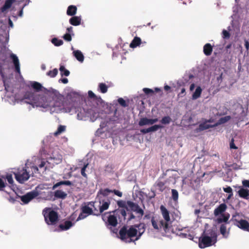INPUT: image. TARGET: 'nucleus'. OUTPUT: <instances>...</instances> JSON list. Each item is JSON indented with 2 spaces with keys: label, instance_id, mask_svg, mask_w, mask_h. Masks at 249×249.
Here are the masks:
<instances>
[{
  "label": "nucleus",
  "instance_id": "obj_1",
  "mask_svg": "<svg viewBox=\"0 0 249 249\" xmlns=\"http://www.w3.org/2000/svg\"><path fill=\"white\" fill-rule=\"evenodd\" d=\"M67 99L71 101L69 105L64 103L65 110L62 112L70 113L71 114H76V118L78 120L86 121L89 119L91 122H94L97 119L102 118L101 115L103 112L99 110L94 107V105L98 104L102 105L104 103L100 98H98L93 102H85L82 107L78 106L80 100V94L75 91H71L67 95Z\"/></svg>",
  "mask_w": 249,
  "mask_h": 249
},
{
  "label": "nucleus",
  "instance_id": "obj_6",
  "mask_svg": "<svg viewBox=\"0 0 249 249\" xmlns=\"http://www.w3.org/2000/svg\"><path fill=\"white\" fill-rule=\"evenodd\" d=\"M44 217L45 221L47 224L50 227H53L58 222V217L56 212L50 208H45L42 212ZM52 231H57V229H51Z\"/></svg>",
  "mask_w": 249,
  "mask_h": 249
},
{
  "label": "nucleus",
  "instance_id": "obj_12",
  "mask_svg": "<svg viewBox=\"0 0 249 249\" xmlns=\"http://www.w3.org/2000/svg\"><path fill=\"white\" fill-rule=\"evenodd\" d=\"M160 210L161 211L162 217L164 219V223L165 224V226H164L165 227H168V228L169 229L172 223V221L169 215V213L167 209L163 205L160 206Z\"/></svg>",
  "mask_w": 249,
  "mask_h": 249
},
{
  "label": "nucleus",
  "instance_id": "obj_27",
  "mask_svg": "<svg viewBox=\"0 0 249 249\" xmlns=\"http://www.w3.org/2000/svg\"><path fill=\"white\" fill-rule=\"evenodd\" d=\"M15 1L16 0H5L4 5L0 8L1 12L4 13L7 9H9Z\"/></svg>",
  "mask_w": 249,
  "mask_h": 249
},
{
  "label": "nucleus",
  "instance_id": "obj_37",
  "mask_svg": "<svg viewBox=\"0 0 249 249\" xmlns=\"http://www.w3.org/2000/svg\"><path fill=\"white\" fill-rule=\"evenodd\" d=\"M62 185L71 186L72 185V183L71 181L69 180L61 181L55 184L53 186V189H54Z\"/></svg>",
  "mask_w": 249,
  "mask_h": 249
},
{
  "label": "nucleus",
  "instance_id": "obj_43",
  "mask_svg": "<svg viewBox=\"0 0 249 249\" xmlns=\"http://www.w3.org/2000/svg\"><path fill=\"white\" fill-rule=\"evenodd\" d=\"M134 212H135L136 214H138L137 217L139 219L141 218L144 213L143 210L139 206H138V208L134 210Z\"/></svg>",
  "mask_w": 249,
  "mask_h": 249
},
{
  "label": "nucleus",
  "instance_id": "obj_41",
  "mask_svg": "<svg viewBox=\"0 0 249 249\" xmlns=\"http://www.w3.org/2000/svg\"><path fill=\"white\" fill-rule=\"evenodd\" d=\"M81 211L87 215H89L92 213V210L88 206H84L81 208Z\"/></svg>",
  "mask_w": 249,
  "mask_h": 249
},
{
  "label": "nucleus",
  "instance_id": "obj_13",
  "mask_svg": "<svg viewBox=\"0 0 249 249\" xmlns=\"http://www.w3.org/2000/svg\"><path fill=\"white\" fill-rule=\"evenodd\" d=\"M62 160V156L60 154L52 153V156L48 158V164H50L53 168L55 165L61 162Z\"/></svg>",
  "mask_w": 249,
  "mask_h": 249
},
{
  "label": "nucleus",
  "instance_id": "obj_31",
  "mask_svg": "<svg viewBox=\"0 0 249 249\" xmlns=\"http://www.w3.org/2000/svg\"><path fill=\"white\" fill-rule=\"evenodd\" d=\"M77 7L74 5H70L67 10V14L70 16H74L77 12Z\"/></svg>",
  "mask_w": 249,
  "mask_h": 249
},
{
  "label": "nucleus",
  "instance_id": "obj_56",
  "mask_svg": "<svg viewBox=\"0 0 249 249\" xmlns=\"http://www.w3.org/2000/svg\"><path fill=\"white\" fill-rule=\"evenodd\" d=\"M31 169H32V173L31 174H33L34 173H36L38 172L39 173V169L36 166H33L31 167Z\"/></svg>",
  "mask_w": 249,
  "mask_h": 249
},
{
  "label": "nucleus",
  "instance_id": "obj_39",
  "mask_svg": "<svg viewBox=\"0 0 249 249\" xmlns=\"http://www.w3.org/2000/svg\"><path fill=\"white\" fill-rule=\"evenodd\" d=\"M51 42L56 47H59L63 44V41L61 39H59L56 37L53 38L51 39Z\"/></svg>",
  "mask_w": 249,
  "mask_h": 249
},
{
  "label": "nucleus",
  "instance_id": "obj_62",
  "mask_svg": "<svg viewBox=\"0 0 249 249\" xmlns=\"http://www.w3.org/2000/svg\"><path fill=\"white\" fill-rule=\"evenodd\" d=\"M59 82L66 84L68 83V79L67 78H62L59 80Z\"/></svg>",
  "mask_w": 249,
  "mask_h": 249
},
{
  "label": "nucleus",
  "instance_id": "obj_32",
  "mask_svg": "<svg viewBox=\"0 0 249 249\" xmlns=\"http://www.w3.org/2000/svg\"><path fill=\"white\" fill-rule=\"evenodd\" d=\"M220 231L224 238H227L228 237L229 231H227V226L226 224H223L221 225Z\"/></svg>",
  "mask_w": 249,
  "mask_h": 249
},
{
  "label": "nucleus",
  "instance_id": "obj_11",
  "mask_svg": "<svg viewBox=\"0 0 249 249\" xmlns=\"http://www.w3.org/2000/svg\"><path fill=\"white\" fill-rule=\"evenodd\" d=\"M39 195V192L36 189L20 196V198L21 201L23 203V204H26L33 199L37 196Z\"/></svg>",
  "mask_w": 249,
  "mask_h": 249
},
{
  "label": "nucleus",
  "instance_id": "obj_42",
  "mask_svg": "<svg viewBox=\"0 0 249 249\" xmlns=\"http://www.w3.org/2000/svg\"><path fill=\"white\" fill-rule=\"evenodd\" d=\"M66 127L65 125H59L56 131L54 132V135L57 136V135L62 133L66 130Z\"/></svg>",
  "mask_w": 249,
  "mask_h": 249
},
{
  "label": "nucleus",
  "instance_id": "obj_20",
  "mask_svg": "<svg viewBox=\"0 0 249 249\" xmlns=\"http://www.w3.org/2000/svg\"><path fill=\"white\" fill-rule=\"evenodd\" d=\"M239 188L238 194L240 197L248 199L249 198V190L241 187H239Z\"/></svg>",
  "mask_w": 249,
  "mask_h": 249
},
{
  "label": "nucleus",
  "instance_id": "obj_23",
  "mask_svg": "<svg viewBox=\"0 0 249 249\" xmlns=\"http://www.w3.org/2000/svg\"><path fill=\"white\" fill-rule=\"evenodd\" d=\"M108 225L112 227H115L117 224L118 221L117 217L112 214H109L107 217Z\"/></svg>",
  "mask_w": 249,
  "mask_h": 249
},
{
  "label": "nucleus",
  "instance_id": "obj_15",
  "mask_svg": "<svg viewBox=\"0 0 249 249\" xmlns=\"http://www.w3.org/2000/svg\"><path fill=\"white\" fill-rule=\"evenodd\" d=\"M30 87L35 91L34 93L39 92L40 91L46 90V89L39 82L36 81H31L30 82Z\"/></svg>",
  "mask_w": 249,
  "mask_h": 249
},
{
  "label": "nucleus",
  "instance_id": "obj_49",
  "mask_svg": "<svg viewBox=\"0 0 249 249\" xmlns=\"http://www.w3.org/2000/svg\"><path fill=\"white\" fill-rule=\"evenodd\" d=\"M71 36V34L66 33L63 36V38L67 41H71L72 39Z\"/></svg>",
  "mask_w": 249,
  "mask_h": 249
},
{
  "label": "nucleus",
  "instance_id": "obj_17",
  "mask_svg": "<svg viewBox=\"0 0 249 249\" xmlns=\"http://www.w3.org/2000/svg\"><path fill=\"white\" fill-rule=\"evenodd\" d=\"M38 168L39 169V173H43L47 170H49L52 168L50 164H48V160L47 161L41 160L38 165Z\"/></svg>",
  "mask_w": 249,
  "mask_h": 249
},
{
  "label": "nucleus",
  "instance_id": "obj_38",
  "mask_svg": "<svg viewBox=\"0 0 249 249\" xmlns=\"http://www.w3.org/2000/svg\"><path fill=\"white\" fill-rule=\"evenodd\" d=\"M59 71H60L61 76H68L70 74V71L66 69L65 66L62 65L60 66Z\"/></svg>",
  "mask_w": 249,
  "mask_h": 249
},
{
  "label": "nucleus",
  "instance_id": "obj_9",
  "mask_svg": "<svg viewBox=\"0 0 249 249\" xmlns=\"http://www.w3.org/2000/svg\"><path fill=\"white\" fill-rule=\"evenodd\" d=\"M151 223L154 229L159 231L163 230L165 232L169 231L168 227H165L163 220L158 216H155L151 218Z\"/></svg>",
  "mask_w": 249,
  "mask_h": 249
},
{
  "label": "nucleus",
  "instance_id": "obj_30",
  "mask_svg": "<svg viewBox=\"0 0 249 249\" xmlns=\"http://www.w3.org/2000/svg\"><path fill=\"white\" fill-rule=\"evenodd\" d=\"M108 86L104 83H100L98 84L97 90L102 93L105 94L107 92Z\"/></svg>",
  "mask_w": 249,
  "mask_h": 249
},
{
  "label": "nucleus",
  "instance_id": "obj_22",
  "mask_svg": "<svg viewBox=\"0 0 249 249\" xmlns=\"http://www.w3.org/2000/svg\"><path fill=\"white\" fill-rule=\"evenodd\" d=\"M70 23L73 26H78L81 24V18L80 16H72L69 19Z\"/></svg>",
  "mask_w": 249,
  "mask_h": 249
},
{
  "label": "nucleus",
  "instance_id": "obj_46",
  "mask_svg": "<svg viewBox=\"0 0 249 249\" xmlns=\"http://www.w3.org/2000/svg\"><path fill=\"white\" fill-rule=\"evenodd\" d=\"M58 73V70L56 68L53 69L52 71H50L47 73V75L50 77H55Z\"/></svg>",
  "mask_w": 249,
  "mask_h": 249
},
{
  "label": "nucleus",
  "instance_id": "obj_52",
  "mask_svg": "<svg viewBox=\"0 0 249 249\" xmlns=\"http://www.w3.org/2000/svg\"><path fill=\"white\" fill-rule=\"evenodd\" d=\"M223 73L221 72L218 76L216 77V81L218 84V86H219L223 80Z\"/></svg>",
  "mask_w": 249,
  "mask_h": 249
},
{
  "label": "nucleus",
  "instance_id": "obj_61",
  "mask_svg": "<svg viewBox=\"0 0 249 249\" xmlns=\"http://www.w3.org/2000/svg\"><path fill=\"white\" fill-rule=\"evenodd\" d=\"M67 31L68 32V33L71 34L72 36H74L72 27L70 26V27L67 28Z\"/></svg>",
  "mask_w": 249,
  "mask_h": 249
},
{
  "label": "nucleus",
  "instance_id": "obj_24",
  "mask_svg": "<svg viewBox=\"0 0 249 249\" xmlns=\"http://www.w3.org/2000/svg\"><path fill=\"white\" fill-rule=\"evenodd\" d=\"M100 203L101 205L99 207V211L100 213H102L104 211L108 209L110 202L109 200H103L102 202L100 201Z\"/></svg>",
  "mask_w": 249,
  "mask_h": 249
},
{
  "label": "nucleus",
  "instance_id": "obj_2",
  "mask_svg": "<svg viewBox=\"0 0 249 249\" xmlns=\"http://www.w3.org/2000/svg\"><path fill=\"white\" fill-rule=\"evenodd\" d=\"M20 101L31 105L33 108H39L43 112L49 111L51 114L61 113L65 109L64 103L58 98L52 97L50 91L39 94L28 91Z\"/></svg>",
  "mask_w": 249,
  "mask_h": 249
},
{
  "label": "nucleus",
  "instance_id": "obj_55",
  "mask_svg": "<svg viewBox=\"0 0 249 249\" xmlns=\"http://www.w3.org/2000/svg\"><path fill=\"white\" fill-rule=\"evenodd\" d=\"M6 178L9 184H13L14 180L11 175H8L6 177Z\"/></svg>",
  "mask_w": 249,
  "mask_h": 249
},
{
  "label": "nucleus",
  "instance_id": "obj_21",
  "mask_svg": "<svg viewBox=\"0 0 249 249\" xmlns=\"http://www.w3.org/2000/svg\"><path fill=\"white\" fill-rule=\"evenodd\" d=\"M236 225L239 228L247 231L249 228V223L245 220H236Z\"/></svg>",
  "mask_w": 249,
  "mask_h": 249
},
{
  "label": "nucleus",
  "instance_id": "obj_14",
  "mask_svg": "<svg viewBox=\"0 0 249 249\" xmlns=\"http://www.w3.org/2000/svg\"><path fill=\"white\" fill-rule=\"evenodd\" d=\"M10 57L12 61V62L14 64L15 71L18 73V74H20V63L18 57L16 54L12 53L10 55Z\"/></svg>",
  "mask_w": 249,
  "mask_h": 249
},
{
  "label": "nucleus",
  "instance_id": "obj_57",
  "mask_svg": "<svg viewBox=\"0 0 249 249\" xmlns=\"http://www.w3.org/2000/svg\"><path fill=\"white\" fill-rule=\"evenodd\" d=\"M223 190L225 192L227 193L228 194H233L232 193V190L230 186L223 188Z\"/></svg>",
  "mask_w": 249,
  "mask_h": 249
},
{
  "label": "nucleus",
  "instance_id": "obj_8",
  "mask_svg": "<svg viewBox=\"0 0 249 249\" xmlns=\"http://www.w3.org/2000/svg\"><path fill=\"white\" fill-rule=\"evenodd\" d=\"M31 175L30 171L24 168L19 169L15 173L16 180L20 183H23L27 181Z\"/></svg>",
  "mask_w": 249,
  "mask_h": 249
},
{
  "label": "nucleus",
  "instance_id": "obj_3",
  "mask_svg": "<svg viewBox=\"0 0 249 249\" xmlns=\"http://www.w3.org/2000/svg\"><path fill=\"white\" fill-rule=\"evenodd\" d=\"M145 231L144 225L141 223L132 226L128 229L123 227L119 231L120 238L126 243L139 240Z\"/></svg>",
  "mask_w": 249,
  "mask_h": 249
},
{
  "label": "nucleus",
  "instance_id": "obj_47",
  "mask_svg": "<svg viewBox=\"0 0 249 249\" xmlns=\"http://www.w3.org/2000/svg\"><path fill=\"white\" fill-rule=\"evenodd\" d=\"M172 121V119L169 116H164L160 120L161 124H168Z\"/></svg>",
  "mask_w": 249,
  "mask_h": 249
},
{
  "label": "nucleus",
  "instance_id": "obj_60",
  "mask_svg": "<svg viewBox=\"0 0 249 249\" xmlns=\"http://www.w3.org/2000/svg\"><path fill=\"white\" fill-rule=\"evenodd\" d=\"M112 192H113L115 195L119 197H121L123 195L122 193L118 190H114L112 191Z\"/></svg>",
  "mask_w": 249,
  "mask_h": 249
},
{
  "label": "nucleus",
  "instance_id": "obj_33",
  "mask_svg": "<svg viewBox=\"0 0 249 249\" xmlns=\"http://www.w3.org/2000/svg\"><path fill=\"white\" fill-rule=\"evenodd\" d=\"M141 43V39L139 37H135L130 44V47L135 48L139 46Z\"/></svg>",
  "mask_w": 249,
  "mask_h": 249
},
{
  "label": "nucleus",
  "instance_id": "obj_40",
  "mask_svg": "<svg viewBox=\"0 0 249 249\" xmlns=\"http://www.w3.org/2000/svg\"><path fill=\"white\" fill-rule=\"evenodd\" d=\"M228 31L226 30H223L222 32V36L224 39H229L230 37V34L229 31H231V27L229 26L228 27Z\"/></svg>",
  "mask_w": 249,
  "mask_h": 249
},
{
  "label": "nucleus",
  "instance_id": "obj_53",
  "mask_svg": "<svg viewBox=\"0 0 249 249\" xmlns=\"http://www.w3.org/2000/svg\"><path fill=\"white\" fill-rule=\"evenodd\" d=\"M118 102L120 105H121L123 107H125L127 106L125 101L122 98H119L118 99Z\"/></svg>",
  "mask_w": 249,
  "mask_h": 249
},
{
  "label": "nucleus",
  "instance_id": "obj_45",
  "mask_svg": "<svg viewBox=\"0 0 249 249\" xmlns=\"http://www.w3.org/2000/svg\"><path fill=\"white\" fill-rule=\"evenodd\" d=\"M171 193L172 198L174 201H177L178 198V191L176 190V189H172Z\"/></svg>",
  "mask_w": 249,
  "mask_h": 249
},
{
  "label": "nucleus",
  "instance_id": "obj_58",
  "mask_svg": "<svg viewBox=\"0 0 249 249\" xmlns=\"http://www.w3.org/2000/svg\"><path fill=\"white\" fill-rule=\"evenodd\" d=\"M5 187V182L1 178H0V191L3 190Z\"/></svg>",
  "mask_w": 249,
  "mask_h": 249
},
{
  "label": "nucleus",
  "instance_id": "obj_51",
  "mask_svg": "<svg viewBox=\"0 0 249 249\" xmlns=\"http://www.w3.org/2000/svg\"><path fill=\"white\" fill-rule=\"evenodd\" d=\"M88 216H89V215H87V214L85 213H83L81 211V213L79 214L78 218L76 219V221H78L79 220L84 219L85 218H86Z\"/></svg>",
  "mask_w": 249,
  "mask_h": 249
},
{
  "label": "nucleus",
  "instance_id": "obj_25",
  "mask_svg": "<svg viewBox=\"0 0 249 249\" xmlns=\"http://www.w3.org/2000/svg\"><path fill=\"white\" fill-rule=\"evenodd\" d=\"M213 46L210 43H206L203 46V53L206 56H210L213 52Z\"/></svg>",
  "mask_w": 249,
  "mask_h": 249
},
{
  "label": "nucleus",
  "instance_id": "obj_4",
  "mask_svg": "<svg viewBox=\"0 0 249 249\" xmlns=\"http://www.w3.org/2000/svg\"><path fill=\"white\" fill-rule=\"evenodd\" d=\"M217 235L215 228L206 230L199 240V247L203 249L214 245L217 242Z\"/></svg>",
  "mask_w": 249,
  "mask_h": 249
},
{
  "label": "nucleus",
  "instance_id": "obj_34",
  "mask_svg": "<svg viewBox=\"0 0 249 249\" xmlns=\"http://www.w3.org/2000/svg\"><path fill=\"white\" fill-rule=\"evenodd\" d=\"M231 119V116H226L220 118L218 121L214 124L215 126H217L219 125L223 124L228 122Z\"/></svg>",
  "mask_w": 249,
  "mask_h": 249
},
{
  "label": "nucleus",
  "instance_id": "obj_44",
  "mask_svg": "<svg viewBox=\"0 0 249 249\" xmlns=\"http://www.w3.org/2000/svg\"><path fill=\"white\" fill-rule=\"evenodd\" d=\"M117 203L119 207L122 208V209H125L126 211L127 207V201L126 202L124 200H119L117 201Z\"/></svg>",
  "mask_w": 249,
  "mask_h": 249
},
{
  "label": "nucleus",
  "instance_id": "obj_50",
  "mask_svg": "<svg viewBox=\"0 0 249 249\" xmlns=\"http://www.w3.org/2000/svg\"><path fill=\"white\" fill-rule=\"evenodd\" d=\"M88 163L85 164L84 165V166L82 168L81 170V175L85 178L87 177V175L85 173V171H86V169L87 167H88Z\"/></svg>",
  "mask_w": 249,
  "mask_h": 249
},
{
  "label": "nucleus",
  "instance_id": "obj_48",
  "mask_svg": "<svg viewBox=\"0 0 249 249\" xmlns=\"http://www.w3.org/2000/svg\"><path fill=\"white\" fill-rule=\"evenodd\" d=\"M112 193V191L108 189H102L100 190L98 193L100 195H103L104 196H107L109 193Z\"/></svg>",
  "mask_w": 249,
  "mask_h": 249
},
{
  "label": "nucleus",
  "instance_id": "obj_10",
  "mask_svg": "<svg viewBox=\"0 0 249 249\" xmlns=\"http://www.w3.org/2000/svg\"><path fill=\"white\" fill-rule=\"evenodd\" d=\"M88 93L89 97L91 99L88 100L87 101H86V102H93V101H95L98 98H100L104 104H102V105H100L98 104L94 105V107H96V108H97V109H98L99 110L104 112L103 109L105 108L106 106H107V103H106L100 96H97L91 90H89Z\"/></svg>",
  "mask_w": 249,
  "mask_h": 249
},
{
  "label": "nucleus",
  "instance_id": "obj_26",
  "mask_svg": "<svg viewBox=\"0 0 249 249\" xmlns=\"http://www.w3.org/2000/svg\"><path fill=\"white\" fill-rule=\"evenodd\" d=\"M73 55L76 59L81 63H82L84 60V56L83 53L80 50H74L73 51Z\"/></svg>",
  "mask_w": 249,
  "mask_h": 249
},
{
  "label": "nucleus",
  "instance_id": "obj_64",
  "mask_svg": "<svg viewBox=\"0 0 249 249\" xmlns=\"http://www.w3.org/2000/svg\"><path fill=\"white\" fill-rule=\"evenodd\" d=\"M185 89L184 88H182L181 89V91L179 93V95L182 97L185 95Z\"/></svg>",
  "mask_w": 249,
  "mask_h": 249
},
{
  "label": "nucleus",
  "instance_id": "obj_36",
  "mask_svg": "<svg viewBox=\"0 0 249 249\" xmlns=\"http://www.w3.org/2000/svg\"><path fill=\"white\" fill-rule=\"evenodd\" d=\"M67 196V194L62 190H56L54 192V196L56 198L64 199Z\"/></svg>",
  "mask_w": 249,
  "mask_h": 249
},
{
  "label": "nucleus",
  "instance_id": "obj_18",
  "mask_svg": "<svg viewBox=\"0 0 249 249\" xmlns=\"http://www.w3.org/2000/svg\"><path fill=\"white\" fill-rule=\"evenodd\" d=\"M162 126L159 124L154 125L149 128L142 129L140 130L141 132L143 134L148 133L151 132H155L157 131L159 129L162 128Z\"/></svg>",
  "mask_w": 249,
  "mask_h": 249
},
{
  "label": "nucleus",
  "instance_id": "obj_5",
  "mask_svg": "<svg viewBox=\"0 0 249 249\" xmlns=\"http://www.w3.org/2000/svg\"><path fill=\"white\" fill-rule=\"evenodd\" d=\"M0 73L3 79V83L6 91L5 95L4 96L5 101L8 102L10 104L13 105H15L16 103H25L24 101L21 102L20 101L22 98L19 99L16 93L14 92L12 87L6 83V79L4 78L3 74H2L1 70H0Z\"/></svg>",
  "mask_w": 249,
  "mask_h": 249
},
{
  "label": "nucleus",
  "instance_id": "obj_63",
  "mask_svg": "<svg viewBox=\"0 0 249 249\" xmlns=\"http://www.w3.org/2000/svg\"><path fill=\"white\" fill-rule=\"evenodd\" d=\"M242 184L243 186L247 187H249V180H244L242 181Z\"/></svg>",
  "mask_w": 249,
  "mask_h": 249
},
{
  "label": "nucleus",
  "instance_id": "obj_28",
  "mask_svg": "<svg viewBox=\"0 0 249 249\" xmlns=\"http://www.w3.org/2000/svg\"><path fill=\"white\" fill-rule=\"evenodd\" d=\"M227 208V206L225 203L220 204L214 211V214L215 216L218 215L223 213Z\"/></svg>",
  "mask_w": 249,
  "mask_h": 249
},
{
  "label": "nucleus",
  "instance_id": "obj_29",
  "mask_svg": "<svg viewBox=\"0 0 249 249\" xmlns=\"http://www.w3.org/2000/svg\"><path fill=\"white\" fill-rule=\"evenodd\" d=\"M73 225V223H72L71 221H66L64 222V224H60L58 227L61 229V231H66L69 230Z\"/></svg>",
  "mask_w": 249,
  "mask_h": 249
},
{
  "label": "nucleus",
  "instance_id": "obj_7",
  "mask_svg": "<svg viewBox=\"0 0 249 249\" xmlns=\"http://www.w3.org/2000/svg\"><path fill=\"white\" fill-rule=\"evenodd\" d=\"M139 205L131 201H127V207L126 211L125 209H120L115 211L114 212L119 215H121L124 220L130 221L135 218V216L131 211L134 212L138 208Z\"/></svg>",
  "mask_w": 249,
  "mask_h": 249
},
{
  "label": "nucleus",
  "instance_id": "obj_54",
  "mask_svg": "<svg viewBox=\"0 0 249 249\" xmlns=\"http://www.w3.org/2000/svg\"><path fill=\"white\" fill-rule=\"evenodd\" d=\"M143 91L145 94L148 95L154 93V90L152 89L144 88L142 89Z\"/></svg>",
  "mask_w": 249,
  "mask_h": 249
},
{
  "label": "nucleus",
  "instance_id": "obj_35",
  "mask_svg": "<svg viewBox=\"0 0 249 249\" xmlns=\"http://www.w3.org/2000/svg\"><path fill=\"white\" fill-rule=\"evenodd\" d=\"M202 89L200 87H197L192 95V99L196 100L198 98L201 94Z\"/></svg>",
  "mask_w": 249,
  "mask_h": 249
},
{
  "label": "nucleus",
  "instance_id": "obj_19",
  "mask_svg": "<svg viewBox=\"0 0 249 249\" xmlns=\"http://www.w3.org/2000/svg\"><path fill=\"white\" fill-rule=\"evenodd\" d=\"M215 127V124L211 125L207 123V122H205L199 124V126L196 129V132H198L204 130Z\"/></svg>",
  "mask_w": 249,
  "mask_h": 249
},
{
  "label": "nucleus",
  "instance_id": "obj_16",
  "mask_svg": "<svg viewBox=\"0 0 249 249\" xmlns=\"http://www.w3.org/2000/svg\"><path fill=\"white\" fill-rule=\"evenodd\" d=\"M158 121L157 118L155 119H148L147 118H142L141 119L139 122L140 126H143L145 125H151Z\"/></svg>",
  "mask_w": 249,
  "mask_h": 249
},
{
  "label": "nucleus",
  "instance_id": "obj_59",
  "mask_svg": "<svg viewBox=\"0 0 249 249\" xmlns=\"http://www.w3.org/2000/svg\"><path fill=\"white\" fill-rule=\"evenodd\" d=\"M230 146L231 149H236L237 148V147L235 146V145L234 143V140L233 139H231L230 142Z\"/></svg>",
  "mask_w": 249,
  "mask_h": 249
}]
</instances>
